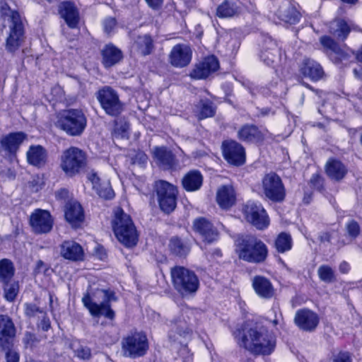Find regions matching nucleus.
<instances>
[{"label":"nucleus","mask_w":362,"mask_h":362,"mask_svg":"<svg viewBox=\"0 0 362 362\" xmlns=\"http://www.w3.org/2000/svg\"><path fill=\"white\" fill-rule=\"evenodd\" d=\"M26 134L23 132L11 133L3 136L0 140L1 148L6 153L15 154L21 144L26 139Z\"/></svg>","instance_id":"nucleus-23"},{"label":"nucleus","mask_w":362,"mask_h":362,"mask_svg":"<svg viewBox=\"0 0 362 362\" xmlns=\"http://www.w3.org/2000/svg\"><path fill=\"white\" fill-rule=\"evenodd\" d=\"M334 235H336L334 233H332V234L329 233H323L320 235V240L322 243H325L326 242L329 243Z\"/></svg>","instance_id":"nucleus-52"},{"label":"nucleus","mask_w":362,"mask_h":362,"mask_svg":"<svg viewBox=\"0 0 362 362\" xmlns=\"http://www.w3.org/2000/svg\"><path fill=\"white\" fill-rule=\"evenodd\" d=\"M277 309H279V308H278V307H276V306H274V307H273V310H277Z\"/></svg>","instance_id":"nucleus-61"},{"label":"nucleus","mask_w":362,"mask_h":362,"mask_svg":"<svg viewBox=\"0 0 362 362\" xmlns=\"http://www.w3.org/2000/svg\"><path fill=\"white\" fill-rule=\"evenodd\" d=\"M325 172L330 179L339 181L344 177L347 173V169L341 161L336 159H330L326 163Z\"/></svg>","instance_id":"nucleus-31"},{"label":"nucleus","mask_w":362,"mask_h":362,"mask_svg":"<svg viewBox=\"0 0 362 362\" xmlns=\"http://www.w3.org/2000/svg\"><path fill=\"white\" fill-rule=\"evenodd\" d=\"M153 158L156 163L164 169H169L174 166L175 158L171 151L163 147H156L153 151Z\"/></svg>","instance_id":"nucleus-30"},{"label":"nucleus","mask_w":362,"mask_h":362,"mask_svg":"<svg viewBox=\"0 0 362 362\" xmlns=\"http://www.w3.org/2000/svg\"><path fill=\"white\" fill-rule=\"evenodd\" d=\"M319 277L325 282H331L334 279V271L327 265L320 266L317 270Z\"/></svg>","instance_id":"nucleus-44"},{"label":"nucleus","mask_w":362,"mask_h":362,"mask_svg":"<svg viewBox=\"0 0 362 362\" xmlns=\"http://www.w3.org/2000/svg\"><path fill=\"white\" fill-rule=\"evenodd\" d=\"M61 255L69 260L78 261L81 260L83 257V250L81 246L74 241H64L61 245Z\"/></svg>","instance_id":"nucleus-25"},{"label":"nucleus","mask_w":362,"mask_h":362,"mask_svg":"<svg viewBox=\"0 0 362 362\" xmlns=\"http://www.w3.org/2000/svg\"><path fill=\"white\" fill-rule=\"evenodd\" d=\"M97 99L102 108L110 115L116 116L122 110V104L117 93L110 86H105L97 93Z\"/></svg>","instance_id":"nucleus-11"},{"label":"nucleus","mask_w":362,"mask_h":362,"mask_svg":"<svg viewBox=\"0 0 362 362\" xmlns=\"http://www.w3.org/2000/svg\"><path fill=\"white\" fill-rule=\"evenodd\" d=\"M267 131H260L256 126L245 125L238 132V137L240 140L257 144L262 141L267 136Z\"/></svg>","instance_id":"nucleus-22"},{"label":"nucleus","mask_w":362,"mask_h":362,"mask_svg":"<svg viewBox=\"0 0 362 362\" xmlns=\"http://www.w3.org/2000/svg\"><path fill=\"white\" fill-rule=\"evenodd\" d=\"M351 25L348 24L344 20L338 19L331 23L329 26V32L338 40H344L350 30Z\"/></svg>","instance_id":"nucleus-35"},{"label":"nucleus","mask_w":362,"mask_h":362,"mask_svg":"<svg viewBox=\"0 0 362 362\" xmlns=\"http://www.w3.org/2000/svg\"><path fill=\"white\" fill-rule=\"evenodd\" d=\"M237 13V7L234 4L225 1L217 8V16L220 18L232 17Z\"/></svg>","instance_id":"nucleus-41"},{"label":"nucleus","mask_w":362,"mask_h":362,"mask_svg":"<svg viewBox=\"0 0 362 362\" xmlns=\"http://www.w3.org/2000/svg\"><path fill=\"white\" fill-rule=\"evenodd\" d=\"M279 12L280 18L286 23L295 24L299 21V13L293 8H291L290 11L291 13H284L281 11Z\"/></svg>","instance_id":"nucleus-46"},{"label":"nucleus","mask_w":362,"mask_h":362,"mask_svg":"<svg viewBox=\"0 0 362 362\" xmlns=\"http://www.w3.org/2000/svg\"><path fill=\"white\" fill-rule=\"evenodd\" d=\"M270 43H272V46L275 47L274 49H275V48L276 47V46L275 45V44H274V43H273V42H272V41H270Z\"/></svg>","instance_id":"nucleus-60"},{"label":"nucleus","mask_w":362,"mask_h":362,"mask_svg":"<svg viewBox=\"0 0 362 362\" xmlns=\"http://www.w3.org/2000/svg\"><path fill=\"white\" fill-rule=\"evenodd\" d=\"M252 287L261 298H270L274 296V290L271 282L263 276H255L252 281Z\"/></svg>","instance_id":"nucleus-27"},{"label":"nucleus","mask_w":362,"mask_h":362,"mask_svg":"<svg viewBox=\"0 0 362 362\" xmlns=\"http://www.w3.org/2000/svg\"><path fill=\"white\" fill-rule=\"evenodd\" d=\"M195 115L199 119L212 117L215 113L212 103L209 100H201L194 108Z\"/></svg>","instance_id":"nucleus-37"},{"label":"nucleus","mask_w":362,"mask_h":362,"mask_svg":"<svg viewBox=\"0 0 362 362\" xmlns=\"http://www.w3.org/2000/svg\"><path fill=\"white\" fill-rule=\"evenodd\" d=\"M275 247L279 252H285L292 247V239L289 234L286 233H280L275 241Z\"/></svg>","instance_id":"nucleus-38"},{"label":"nucleus","mask_w":362,"mask_h":362,"mask_svg":"<svg viewBox=\"0 0 362 362\" xmlns=\"http://www.w3.org/2000/svg\"><path fill=\"white\" fill-rule=\"evenodd\" d=\"M192 56V52L189 46L178 44L173 47L169 54V60L173 66L182 68L190 63Z\"/></svg>","instance_id":"nucleus-16"},{"label":"nucleus","mask_w":362,"mask_h":362,"mask_svg":"<svg viewBox=\"0 0 362 362\" xmlns=\"http://www.w3.org/2000/svg\"><path fill=\"white\" fill-rule=\"evenodd\" d=\"M333 362H352V358L349 353L342 352L334 357Z\"/></svg>","instance_id":"nucleus-51"},{"label":"nucleus","mask_w":362,"mask_h":362,"mask_svg":"<svg viewBox=\"0 0 362 362\" xmlns=\"http://www.w3.org/2000/svg\"><path fill=\"white\" fill-rule=\"evenodd\" d=\"M163 0H146V3L153 8H158L162 4Z\"/></svg>","instance_id":"nucleus-55"},{"label":"nucleus","mask_w":362,"mask_h":362,"mask_svg":"<svg viewBox=\"0 0 362 362\" xmlns=\"http://www.w3.org/2000/svg\"><path fill=\"white\" fill-rule=\"evenodd\" d=\"M86 153L76 147H70L65 150L61 156L60 167L69 177H73L86 167Z\"/></svg>","instance_id":"nucleus-8"},{"label":"nucleus","mask_w":362,"mask_h":362,"mask_svg":"<svg viewBox=\"0 0 362 362\" xmlns=\"http://www.w3.org/2000/svg\"><path fill=\"white\" fill-rule=\"evenodd\" d=\"M60 13L69 27L75 28L79 21L78 11L71 2H64L60 5Z\"/></svg>","instance_id":"nucleus-26"},{"label":"nucleus","mask_w":362,"mask_h":362,"mask_svg":"<svg viewBox=\"0 0 362 362\" xmlns=\"http://www.w3.org/2000/svg\"><path fill=\"white\" fill-rule=\"evenodd\" d=\"M203 182V177L201 173L197 170L189 172L182 179L183 187L188 192L198 190Z\"/></svg>","instance_id":"nucleus-34"},{"label":"nucleus","mask_w":362,"mask_h":362,"mask_svg":"<svg viewBox=\"0 0 362 362\" xmlns=\"http://www.w3.org/2000/svg\"><path fill=\"white\" fill-rule=\"evenodd\" d=\"M33 337V335L30 334H27L26 336H25V339H26V342L28 343V340L29 339H31V338Z\"/></svg>","instance_id":"nucleus-59"},{"label":"nucleus","mask_w":362,"mask_h":362,"mask_svg":"<svg viewBox=\"0 0 362 362\" xmlns=\"http://www.w3.org/2000/svg\"><path fill=\"white\" fill-rule=\"evenodd\" d=\"M339 269L340 272L342 274H347L349 272L351 267L348 262L344 261L339 264Z\"/></svg>","instance_id":"nucleus-54"},{"label":"nucleus","mask_w":362,"mask_h":362,"mask_svg":"<svg viewBox=\"0 0 362 362\" xmlns=\"http://www.w3.org/2000/svg\"><path fill=\"white\" fill-rule=\"evenodd\" d=\"M88 179L100 197L107 199L113 198L115 193L109 181L101 182L100 178L95 173L90 175Z\"/></svg>","instance_id":"nucleus-29"},{"label":"nucleus","mask_w":362,"mask_h":362,"mask_svg":"<svg viewBox=\"0 0 362 362\" xmlns=\"http://www.w3.org/2000/svg\"><path fill=\"white\" fill-rule=\"evenodd\" d=\"M279 54V49L277 47L272 49V52L264 50L261 54V59L267 65H272L277 59Z\"/></svg>","instance_id":"nucleus-45"},{"label":"nucleus","mask_w":362,"mask_h":362,"mask_svg":"<svg viewBox=\"0 0 362 362\" xmlns=\"http://www.w3.org/2000/svg\"><path fill=\"white\" fill-rule=\"evenodd\" d=\"M148 349V342L145 334L141 332H132L123 337L122 350L124 356L137 358L144 356Z\"/></svg>","instance_id":"nucleus-9"},{"label":"nucleus","mask_w":362,"mask_h":362,"mask_svg":"<svg viewBox=\"0 0 362 362\" xmlns=\"http://www.w3.org/2000/svg\"><path fill=\"white\" fill-rule=\"evenodd\" d=\"M1 12L8 25L6 49L10 52L18 50L25 40L23 25L18 12L12 11L7 4L1 6Z\"/></svg>","instance_id":"nucleus-3"},{"label":"nucleus","mask_w":362,"mask_h":362,"mask_svg":"<svg viewBox=\"0 0 362 362\" xmlns=\"http://www.w3.org/2000/svg\"><path fill=\"white\" fill-rule=\"evenodd\" d=\"M171 277L175 290L182 296L194 294L199 288L197 276L187 268L180 266L172 268Z\"/></svg>","instance_id":"nucleus-6"},{"label":"nucleus","mask_w":362,"mask_h":362,"mask_svg":"<svg viewBox=\"0 0 362 362\" xmlns=\"http://www.w3.org/2000/svg\"><path fill=\"white\" fill-rule=\"evenodd\" d=\"M236 200L234 188L230 185H224L218 188L216 193V202L223 209L230 208Z\"/></svg>","instance_id":"nucleus-24"},{"label":"nucleus","mask_w":362,"mask_h":362,"mask_svg":"<svg viewBox=\"0 0 362 362\" xmlns=\"http://www.w3.org/2000/svg\"><path fill=\"white\" fill-rule=\"evenodd\" d=\"M236 251L240 259L253 263L264 262L268 255L267 245L255 237H246L238 244Z\"/></svg>","instance_id":"nucleus-5"},{"label":"nucleus","mask_w":362,"mask_h":362,"mask_svg":"<svg viewBox=\"0 0 362 362\" xmlns=\"http://www.w3.org/2000/svg\"><path fill=\"white\" fill-rule=\"evenodd\" d=\"M75 354L79 358L88 359L90 356V350L88 347L81 346L75 350Z\"/></svg>","instance_id":"nucleus-49"},{"label":"nucleus","mask_w":362,"mask_h":362,"mask_svg":"<svg viewBox=\"0 0 362 362\" xmlns=\"http://www.w3.org/2000/svg\"><path fill=\"white\" fill-rule=\"evenodd\" d=\"M320 42L325 48L338 55L341 59V57L342 55L341 49L331 37L323 36L320 38Z\"/></svg>","instance_id":"nucleus-43"},{"label":"nucleus","mask_w":362,"mask_h":362,"mask_svg":"<svg viewBox=\"0 0 362 362\" xmlns=\"http://www.w3.org/2000/svg\"><path fill=\"white\" fill-rule=\"evenodd\" d=\"M45 269H46L45 264L42 261L39 260L36 264V272H41L42 270H45Z\"/></svg>","instance_id":"nucleus-56"},{"label":"nucleus","mask_w":362,"mask_h":362,"mask_svg":"<svg viewBox=\"0 0 362 362\" xmlns=\"http://www.w3.org/2000/svg\"><path fill=\"white\" fill-rule=\"evenodd\" d=\"M104 30L107 34H111L117 28V22L114 18H107L103 22Z\"/></svg>","instance_id":"nucleus-48"},{"label":"nucleus","mask_w":362,"mask_h":362,"mask_svg":"<svg viewBox=\"0 0 362 362\" xmlns=\"http://www.w3.org/2000/svg\"><path fill=\"white\" fill-rule=\"evenodd\" d=\"M112 224L116 238L124 246L133 247L137 244L139 234L136 227L131 217L122 209H115Z\"/></svg>","instance_id":"nucleus-2"},{"label":"nucleus","mask_w":362,"mask_h":362,"mask_svg":"<svg viewBox=\"0 0 362 362\" xmlns=\"http://www.w3.org/2000/svg\"><path fill=\"white\" fill-rule=\"evenodd\" d=\"M4 296L8 301H13L18 293V284L16 281L4 282Z\"/></svg>","instance_id":"nucleus-42"},{"label":"nucleus","mask_w":362,"mask_h":362,"mask_svg":"<svg viewBox=\"0 0 362 362\" xmlns=\"http://www.w3.org/2000/svg\"><path fill=\"white\" fill-rule=\"evenodd\" d=\"M137 156L139 158V160L141 163H146L147 160V156L144 153H139Z\"/></svg>","instance_id":"nucleus-57"},{"label":"nucleus","mask_w":362,"mask_h":362,"mask_svg":"<svg viewBox=\"0 0 362 362\" xmlns=\"http://www.w3.org/2000/svg\"><path fill=\"white\" fill-rule=\"evenodd\" d=\"M15 334L16 329L11 319L6 315H0V348H8Z\"/></svg>","instance_id":"nucleus-21"},{"label":"nucleus","mask_w":362,"mask_h":362,"mask_svg":"<svg viewBox=\"0 0 362 362\" xmlns=\"http://www.w3.org/2000/svg\"><path fill=\"white\" fill-rule=\"evenodd\" d=\"M56 125L71 136H78L86 127V118L78 110H64L57 117Z\"/></svg>","instance_id":"nucleus-7"},{"label":"nucleus","mask_w":362,"mask_h":362,"mask_svg":"<svg viewBox=\"0 0 362 362\" xmlns=\"http://www.w3.org/2000/svg\"><path fill=\"white\" fill-rule=\"evenodd\" d=\"M19 354L14 349H9L6 354V362H19Z\"/></svg>","instance_id":"nucleus-50"},{"label":"nucleus","mask_w":362,"mask_h":362,"mask_svg":"<svg viewBox=\"0 0 362 362\" xmlns=\"http://www.w3.org/2000/svg\"><path fill=\"white\" fill-rule=\"evenodd\" d=\"M169 247L174 255L179 257L186 256L190 250L189 244L177 237L171 238Z\"/></svg>","instance_id":"nucleus-36"},{"label":"nucleus","mask_w":362,"mask_h":362,"mask_svg":"<svg viewBox=\"0 0 362 362\" xmlns=\"http://www.w3.org/2000/svg\"><path fill=\"white\" fill-rule=\"evenodd\" d=\"M300 70L302 74L315 81L321 79L324 74L321 66L309 59L303 61Z\"/></svg>","instance_id":"nucleus-28"},{"label":"nucleus","mask_w":362,"mask_h":362,"mask_svg":"<svg viewBox=\"0 0 362 362\" xmlns=\"http://www.w3.org/2000/svg\"><path fill=\"white\" fill-rule=\"evenodd\" d=\"M223 153L225 159L230 164L240 165L245 161L244 148L235 141H226L223 143Z\"/></svg>","instance_id":"nucleus-15"},{"label":"nucleus","mask_w":362,"mask_h":362,"mask_svg":"<svg viewBox=\"0 0 362 362\" xmlns=\"http://www.w3.org/2000/svg\"><path fill=\"white\" fill-rule=\"evenodd\" d=\"M27 160L32 165L40 167L44 165L47 160V152L40 145L30 146L26 153Z\"/></svg>","instance_id":"nucleus-32"},{"label":"nucleus","mask_w":362,"mask_h":362,"mask_svg":"<svg viewBox=\"0 0 362 362\" xmlns=\"http://www.w3.org/2000/svg\"><path fill=\"white\" fill-rule=\"evenodd\" d=\"M26 362H38V361H33V360H30V361H28Z\"/></svg>","instance_id":"nucleus-63"},{"label":"nucleus","mask_w":362,"mask_h":362,"mask_svg":"<svg viewBox=\"0 0 362 362\" xmlns=\"http://www.w3.org/2000/svg\"><path fill=\"white\" fill-rule=\"evenodd\" d=\"M38 310V308L35 305L26 304L25 305V313L28 315H34L35 312Z\"/></svg>","instance_id":"nucleus-53"},{"label":"nucleus","mask_w":362,"mask_h":362,"mask_svg":"<svg viewBox=\"0 0 362 362\" xmlns=\"http://www.w3.org/2000/svg\"><path fill=\"white\" fill-rule=\"evenodd\" d=\"M356 57L358 61L362 62V47L357 51Z\"/></svg>","instance_id":"nucleus-58"},{"label":"nucleus","mask_w":362,"mask_h":362,"mask_svg":"<svg viewBox=\"0 0 362 362\" xmlns=\"http://www.w3.org/2000/svg\"><path fill=\"white\" fill-rule=\"evenodd\" d=\"M233 335L240 346L256 354H270L275 347L274 337L264 327H247Z\"/></svg>","instance_id":"nucleus-1"},{"label":"nucleus","mask_w":362,"mask_h":362,"mask_svg":"<svg viewBox=\"0 0 362 362\" xmlns=\"http://www.w3.org/2000/svg\"><path fill=\"white\" fill-rule=\"evenodd\" d=\"M219 64L214 56H209L199 62L191 73V76L196 79L207 78L218 70Z\"/></svg>","instance_id":"nucleus-19"},{"label":"nucleus","mask_w":362,"mask_h":362,"mask_svg":"<svg viewBox=\"0 0 362 362\" xmlns=\"http://www.w3.org/2000/svg\"><path fill=\"white\" fill-rule=\"evenodd\" d=\"M158 202L162 211L172 212L176 206L177 189L171 184L160 180L156 182Z\"/></svg>","instance_id":"nucleus-13"},{"label":"nucleus","mask_w":362,"mask_h":362,"mask_svg":"<svg viewBox=\"0 0 362 362\" xmlns=\"http://www.w3.org/2000/svg\"><path fill=\"white\" fill-rule=\"evenodd\" d=\"M14 274V269L12 262L4 259L0 261V280L2 282L8 281Z\"/></svg>","instance_id":"nucleus-39"},{"label":"nucleus","mask_w":362,"mask_h":362,"mask_svg":"<svg viewBox=\"0 0 362 362\" xmlns=\"http://www.w3.org/2000/svg\"><path fill=\"white\" fill-rule=\"evenodd\" d=\"M30 224L35 233H45L51 230L53 219L48 211L37 209L30 214Z\"/></svg>","instance_id":"nucleus-14"},{"label":"nucleus","mask_w":362,"mask_h":362,"mask_svg":"<svg viewBox=\"0 0 362 362\" xmlns=\"http://www.w3.org/2000/svg\"><path fill=\"white\" fill-rule=\"evenodd\" d=\"M346 229L350 237L355 238L360 233V227L357 222L351 221L346 224Z\"/></svg>","instance_id":"nucleus-47"},{"label":"nucleus","mask_w":362,"mask_h":362,"mask_svg":"<svg viewBox=\"0 0 362 362\" xmlns=\"http://www.w3.org/2000/svg\"><path fill=\"white\" fill-rule=\"evenodd\" d=\"M320 318L317 313L308 310L302 309L296 313L294 322L302 330L312 332L319 324Z\"/></svg>","instance_id":"nucleus-17"},{"label":"nucleus","mask_w":362,"mask_h":362,"mask_svg":"<svg viewBox=\"0 0 362 362\" xmlns=\"http://www.w3.org/2000/svg\"><path fill=\"white\" fill-rule=\"evenodd\" d=\"M62 192V193H65V194H66V193H67V192H66V190H64V189L62 190V192Z\"/></svg>","instance_id":"nucleus-62"},{"label":"nucleus","mask_w":362,"mask_h":362,"mask_svg":"<svg viewBox=\"0 0 362 362\" xmlns=\"http://www.w3.org/2000/svg\"><path fill=\"white\" fill-rule=\"evenodd\" d=\"M64 216L66 221L73 228L80 227L85 219L83 209L81 205L76 201L66 204L64 208Z\"/></svg>","instance_id":"nucleus-20"},{"label":"nucleus","mask_w":362,"mask_h":362,"mask_svg":"<svg viewBox=\"0 0 362 362\" xmlns=\"http://www.w3.org/2000/svg\"><path fill=\"white\" fill-rule=\"evenodd\" d=\"M245 219L257 229L263 230L269 224V216L262 206L257 202L249 201L243 209Z\"/></svg>","instance_id":"nucleus-10"},{"label":"nucleus","mask_w":362,"mask_h":362,"mask_svg":"<svg viewBox=\"0 0 362 362\" xmlns=\"http://www.w3.org/2000/svg\"><path fill=\"white\" fill-rule=\"evenodd\" d=\"M112 300H115L114 293L103 289L97 290L93 296L87 293L82 298L84 306L92 316L103 315L110 320L115 317V313L110 305Z\"/></svg>","instance_id":"nucleus-4"},{"label":"nucleus","mask_w":362,"mask_h":362,"mask_svg":"<svg viewBox=\"0 0 362 362\" xmlns=\"http://www.w3.org/2000/svg\"><path fill=\"white\" fill-rule=\"evenodd\" d=\"M135 46L141 54H149L153 48L152 40L148 35L139 36L135 42Z\"/></svg>","instance_id":"nucleus-40"},{"label":"nucleus","mask_w":362,"mask_h":362,"mask_svg":"<svg viewBox=\"0 0 362 362\" xmlns=\"http://www.w3.org/2000/svg\"><path fill=\"white\" fill-rule=\"evenodd\" d=\"M262 185L266 197L273 202L284 200L286 191L281 179L276 173H270L264 176Z\"/></svg>","instance_id":"nucleus-12"},{"label":"nucleus","mask_w":362,"mask_h":362,"mask_svg":"<svg viewBox=\"0 0 362 362\" xmlns=\"http://www.w3.org/2000/svg\"><path fill=\"white\" fill-rule=\"evenodd\" d=\"M194 229L205 243H211L218 238V232L212 223L204 218L194 221Z\"/></svg>","instance_id":"nucleus-18"},{"label":"nucleus","mask_w":362,"mask_h":362,"mask_svg":"<svg viewBox=\"0 0 362 362\" xmlns=\"http://www.w3.org/2000/svg\"><path fill=\"white\" fill-rule=\"evenodd\" d=\"M274 324H276V323H277V319H275V320H274Z\"/></svg>","instance_id":"nucleus-64"},{"label":"nucleus","mask_w":362,"mask_h":362,"mask_svg":"<svg viewBox=\"0 0 362 362\" xmlns=\"http://www.w3.org/2000/svg\"><path fill=\"white\" fill-rule=\"evenodd\" d=\"M103 64L110 67L118 63L122 59V52L112 44L105 45L102 50Z\"/></svg>","instance_id":"nucleus-33"}]
</instances>
